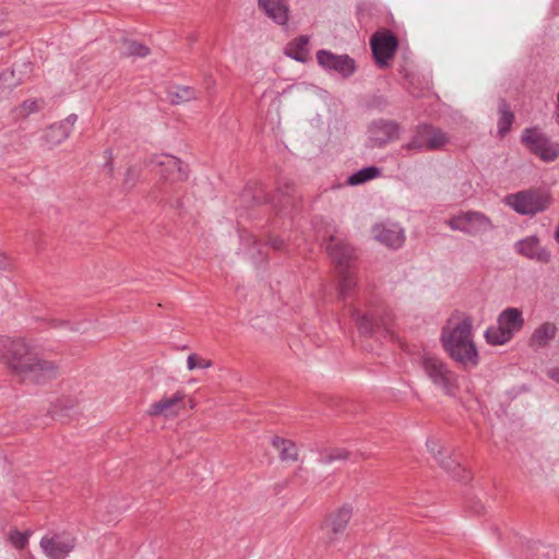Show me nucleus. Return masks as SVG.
I'll use <instances>...</instances> for the list:
<instances>
[{"mask_svg": "<svg viewBox=\"0 0 559 559\" xmlns=\"http://www.w3.org/2000/svg\"><path fill=\"white\" fill-rule=\"evenodd\" d=\"M0 361H5L10 370L23 381L45 383L58 374V365L40 357L24 340L0 336Z\"/></svg>", "mask_w": 559, "mask_h": 559, "instance_id": "f257e3e1", "label": "nucleus"}, {"mask_svg": "<svg viewBox=\"0 0 559 559\" xmlns=\"http://www.w3.org/2000/svg\"><path fill=\"white\" fill-rule=\"evenodd\" d=\"M472 326L473 322L469 317H464L459 322L450 320L448 325L442 329L440 336L448 355L465 368L476 367L479 362Z\"/></svg>", "mask_w": 559, "mask_h": 559, "instance_id": "f03ea898", "label": "nucleus"}, {"mask_svg": "<svg viewBox=\"0 0 559 559\" xmlns=\"http://www.w3.org/2000/svg\"><path fill=\"white\" fill-rule=\"evenodd\" d=\"M524 323L523 312L519 308L508 307L499 313L497 324L486 329L485 340L493 346L504 345L523 329Z\"/></svg>", "mask_w": 559, "mask_h": 559, "instance_id": "7ed1b4c3", "label": "nucleus"}, {"mask_svg": "<svg viewBox=\"0 0 559 559\" xmlns=\"http://www.w3.org/2000/svg\"><path fill=\"white\" fill-rule=\"evenodd\" d=\"M420 367L426 377L447 395H454L457 389V376L440 357L424 354L420 358Z\"/></svg>", "mask_w": 559, "mask_h": 559, "instance_id": "20e7f679", "label": "nucleus"}, {"mask_svg": "<svg viewBox=\"0 0 559 559\" xmlns=\"http://www.w3.org/2000/svg\"><path fill=\"white\" fill-rule=\"evenodd\" d=\"M504 204L518 214L533 216L549 207L551 197L540 189H527L506 195Z\"/></svg>", "mask_w": 559, "mask_h": 559, "instance_id": "39448f33", "label": "nucleus"}, {"mask_svg": "<svg viewBox=\"0 0 559 559\" xmlns=\"http://www.w3.org/2000/svg\"><path fill=\"white\" fill-rule=\"evenodd\" d=\"M453 231H460L471 237L485 235L495 229L489 216L479 211H462L447 221Z\"/></svg>", "mask_w": 559, "mask_h": 559, "instance_id": "423d86ee", "label": "nucleus"}, {"mask_svg": "<svg viewBox=\"0 0 559 559\" xmlns=\"http://www.w3.org/2000/svg\"><path fill=\"white\" fill-rule=\"evenodd\" d=\"M522 144L544 162H554L559 157V143H555L539 128H525L521 135Z\"/></svg>", "mask_w": 559, "mask_h": 559, "instance_id": "0eeeda50", "label": "nucleus"}, {"mask_svg": "<svg viewBox=\"0 0 559 559\" xmlns=\"http://www.w3.org/2000/svg\"><path fill=\"white\" fill-rule=\"evenodd\" d=\"M400 127L393 120L378 119L368 126V139L366 145L369 148H381L397 139Z\"/></svg>", "mask_w": 559, "mask_h": 559, "instance_id": "6e6552de", "label": "nucleus"}, {"mask_svg": "<svg viewBox=\"0 0 559 559\" xmlns=\"http://www.w3.org/2000/svg\"><path fill=\"white\" fill-rule=\"evenodd\" d=\"M353 510L349 506H343L340 509L331 512L320 526L323 536L328 543H334L344 533L349 520L352 519Z\"/></svg>", "mask_w": 559, "mask_h": 559, "instance_id": "1a4fd4ad", "label": "nucleus"}, {"mask_svg": "<svg viewBox=\"0 0 559 559\" xmlns=\"http://www.w3.org/2000/svg\"><path fill=\"white\" fill-rule=\"evenodd\" d=\"M39 545L49 559H66L75 547V538L70 534L45 535Z\"/></svg>", "mask_w": 559, "mask_h": 559, "instance_id": "9d476101", "label": "nucleus"}, {"mask_svg": "<svg viewBox=\"0 0 559 559\" xmlns=\"http://www.w3.org/2000/svg\"><path fill=\"white\" fill-rule=\"evenodd\" d=\"M427 448L429 452L437 460L441 468H443L453 478L465 481L469 478V473L457 462L456 459L448 454V452L435 439L427 440Z\"/></svg>", "mask_w": 559, "mask_h": 559, "instance_id": "9b49d317", "label": "nucleus"}, {"mask_svg": "<svg viewBox=\"0 0 559 559\" xmlns=\"http://www.w3.org/2000/svg\"><path fill=\"white\" fill-rule=\"evenodd\" d=\"M317 61L325 71H334L348 78L356 71L355 60L348 55H335L330 50L321 49L317 52Z\"/></svg>", "mask_w": 559, "mask_h": 559, "instance_id": "f8f14e48", "label": "nucleus"}, {"mask_svg": "<svg viewBox=\"0 0 559 559\" xmlns=\"http://www.w3.org/2000/svg\"><path fill=\"white\" fill-rule=\"evenodd\" d=\"M370 46L376 62L383 67L386 66L388 60L393 58L397 48V39L390 31L378 32L372 35Z\"/></svg>", "mask_w": 559, "mask_h": 559, "instance_id": "ddd939ff", "label": "nucleus"}, {"mask_svg": "<svg viewBox=\"0 0 559 559\" xmlns=\"http://www.w3.org/2000/svg\"><path fill=\"white\" fill-rule=\"evenodd\" d=\"M158 168L159 175L170 181H181L187 178V171L179 158L173 155H156L151 159Z\"/></svg>", "mask_w": 559, "mask_h": 559, "instance_id": "4468645a", "label": "nucleus"}, {"mask_svg": "<svg viewBox=\"0 0 559 559\" xmlns=\"http://www.w3.org/2000/svg\"><path fill=\"white\" fill-rule=\"evenodd\" d=\"M374 238L391 249H399L405 242L404 229L395 223H380L373 226Z\"/></svg>", "mask_w": 559, "mask_h": 559, "instance_id": "2eb2a0df", "label": "nucleus"}, {"mask_svg": "<svg viewBox=\"0 0 559 559\" xmlns=\"http://www.w3.org/2000/svg\"><path fill=\"white\" fill-rule=\"evenodd\" d=\"M515 251L539 263H548L550 261V252L540 245V240L536 236H527L514 245Z\"/></svg>", "mask_w": 559, "mask_h": 559, "instance_id": "dca6fc26", "label": "nucleus"}, {"mask_svg": "<svg viewBox=\"0 0 559 559\" xmlns=\"http://www.w3.org/2000/svg\"><path fill=\"white\" fill-rule=\"evenodd\" d=\"M326 251L332 261L336 264L338 272L350 270L349 262L354 252L352 247L337 237L331 236L326 245Z\"/></svg>", "mask_w": 559, "mask_h": 559, "instance_id": "f3484780", "label": "nucleus"}, {"mask_svg": "<svg viewBox=\"0 0 559 559\" xmlns=\"http://www.w3.org/2000/svg\"><path fill=\"white\" fill-rule=\"evenodd\" d=\"M260 9L278 25L288 22L289 9L286 0H258Z\"/></svg>", "mask_w": 559, "mask_h": 559, "instance_id": "a211bd4d", "label": "nucleus"}, {"mask_svg": "<svg viewBox=\"0 0 559 559\" xmlns=\"http://www.w3.org/2000/svg\"><path fill=\"white\" fill-rule=\"evenodd\" d=\"M350 316L353 320L356 322V325L362 335H370L376 326L382 325L385 330H388V320L381 319L379 321H376L374 317L378 316V313L372 310L370 316L362 314L358 309L350 308Z\"/></svg>", "mask_w": 559, "mask_h": 559, "instance_id": "6ab92c4d", "label": "nucleus"}, {"mask_svg": "<svg viewBox=\"0 0 559 559\" xmlns=\"http://www.w3.org/2000/svg\"><path fill=\"white\" fill-rule=\"evenodd\" d=\"M558 328L552 322H544L536 328L530 338L532 347L544 348L556 337Z\"/></svg>", "mask_w": 559, "mask_h": 559, "instance_id": "aec40b11", "label": "nucleus"}, {"mask_svg": "<svg viewBox=\"0 0 559 559\" xmlns=\"http://www.w3.org/2000/svg\"><path fill=\"white\" fill-rule=\"evenodd\" d=\"M427 123L419 124L408 142L401 146V151L421 153L428 151Z\"/></svg>", "mask_w": 559, "mask_h": 559, "instance_id": "412c9836", "label": "nucleus"}, {"mask_svg": "<svg viewBox=\"0 0 559 559\" xmlns=\"http://www.w3.org/2000/svg\"><path fill=\"white\" fill-rule=\"evenodd\" d=\"M308 44L307 36H299L287 44L285 53L298 62H306L308 59Z\"/></svg>", "mask_w": 559, "mask_h": 559, "instance_id": "4be33fe9", "label": "nucleus"}, {"mask_svg": "<svg viewBox=\"0 0 559 559\" xmlns=\"http://www.w3.org/2000/svg\"><path fill=\"white\" fill-rule=\"evenodd\" d=\"M68 130L63 128L59 122L53 123L49 126L44 134L41 135V141L44 145L48 146L49 148L57 146L61 144L63 141H66L69 138Z\"/></svg>", "mask_w": 559, "mask_h": 559, "instance_id": "5701e85b", "label": "nucleus"}, {"mask_svg": "<svg viewBox=\"0 0 559 559\" xmlns=\"http://www.w3.org/2000/svg\"><path fill=\"white\" fill-rule=\"evenodd\" d=\"M498 114H499V119H498V123H497L498 135L500 138H504L509 133V131L512 127V123L514 121V114L512 112L509 104L506 100H501L499 103Z\"/></svg>", "mask_w": 559, "mask_h": 559, "instance_id": "b1692460", "label": "nucleus"}, {"mask_svg": "<svg viewBox=\"0 0 559 559\" xmlns=\"http://www.w3.org/2000/svg\"><path fill=\"white\" fill-rule=\"evenodd\" d=\"M427 141L428 151H440L450 142V136L441 129L427 124Z\"/></svg>", "mask_w": 559, "mask_h": 559, "instance_id": "393cba45", "label": "nucleus"}, {"mask_svg": "<svg viewBox=\"0 0 559 559\" xmlns=\"http://www.w3.org/2000/svg\"><path fill=\"white\" fill-rule=\"evenodd\" d=\"M272 444L274 448L278 450L280 459L282 461H290L295 462L298 459V451L296 444L288 439H283L280 437H274L272 439Z\"/></svg>", "mask_w": 559, "mask_h": 559, "instance_id": "a878e982", "label": "nucleus"}, {"mask_svg": "<svg viewBox=\"0 0 559 559\" xmlns=\"http://www.w3.org/2000/svg\"><path fill=\"white\" fill-rule=\"evenodd\" d=\"M381 173V168L377 166H368L352 174L347 178L346 182L348 186H359L374 178L380 177Z\"/></svg>", "mask_w": 559, "mask_h": 559, "instance_id": "bb28decb", "label": "nucleus"}, {"mask_svg": "<svg viewBox=\"0 0 559 559\" xmlns=\"http://www.w3.org/2000/svg\"><path fill=\"white\" fill-rule=\"evenodd\" d=\"M183 399V394L181 392H176L171 396L163 397L158 402L152 404L150 414L157 415H168L171 412L173 407L177 405Z\"/></svg>", "mask_w": 559, "mask_h": 559, "instance_id": "cd10ccee", "label": "nucleus"}, {"mask_svg": "<svg viewBox=\"0 0 559 559\" xmlns=\"http://www.w3.org/2000/svg\"><path fill=\"white\" fill-rule=\"evenodd\" d=\"M21 84V79L15 76V69L0 74V99L7 98L11 92Z\"/></svg>", "mask_w": 559, "mask_h": 559, "instance_id": "c85d7f7f", "label": "nucleus"}, {"mask_svg": "<svg viewBox=\"0 0 559 559\" xmlns=\"http://www.w3.org/2000/svg\"><path fill=\"white\" fill-rule=\"evenodd\" d=\"M338 283V296L342 300L350 297L352 290L356 287V278L350 270L341 271Z\"/></svg>", "mask_w": 559, "mask_h": 559, "instance_id": "c756f323", "label": "nucleus"}, {"mask_svg": "<svg viewBox=\"0 0 559 559\" xmlns=\"http://www.w3.org/2000/svg\"><path fill=\"white\" fill-rule=\"evenodd\" d=\"M121 52L128 57L144 58L150 55L151 50L147 46L132 39H124L121 46Z\"/></svg>", "mask_w": 559, "mask_h": 559, "instance_id": "7c9ffc66", "label": "nucleus"}, {"mask_svg": "<svg viewBox=\"0 0 559 559\" xmlns=\"http://www.w3.org/2000/svg\"><path fill=\"white\" fill-rule=\"evenodd\" d=\"M43 102L37 99H27L21 106L16 107L14 112L16 118H26L31 114L37 112L41 108Z\"/></svg>", "mask_w": 559, "mask_h": 559, "instance_id": "2f4dec72", "label": "nucleus"}, {"mask_svg": "<svg viewBox=\"0 0 559 559\" xmlns=\"http://www.w3.org/2000/svg\"><path fill=\"white\" fill-rule=\"evenodd\" d=\"M241 241H251L253 243L252 250L249 251L251 258L254 261L263 262L265 261L266 253L263 251L264 247L260 243H258L257 239L252 235H240Z\"/></svg>", "mask_w": 559, "mask_h": 559, "instance_id": "473e14b6", "label": "nucleus"}, {"mask_svg": "<svg viewBox=\"0 0 559 559\" xmlns=\"http://www.w3.org/2000/svg\"><path fill=\"white\" fill-rule=\"evenodd\" d=\"M349 456V452L345 449H333L329 453L322 455L320 457V463L322 464H332L336 461H345Z\"/></svg>", "mask_w": 559, "mask_h": 559, "instance_id": "72a5a7b5", "label": "nucleus"}, {"mask_svg": "<svg viewBox=\"0 0 559 559\" xmlns=\"http://www.w3.org/2000/svg\"><path fill=\"white\" fill-rule=\"evenodd\" d=\"M213 362L210 359H204L197 354H191L187 358V368L193 370L195 368L207 369L212 367Z\"/></svg>", "mask_w": 559, "mask_h": 559, "instance_id": "f704fd0d", "label": "nucleus"}, {"mask_svg": "<svg viewBox=\"0 0 559 559\" xmlns=\"http://www.w3.org/2000/svg\"><path fill=\"white\" fill-rule=\"evenodd\" d=\"M29 534L27 532L12 531L10 533V542L17 549H23L28 544Z\"/></svg>", "mask_w": 559, "mask_h": 559, "instance_id": "c9c22d12", "label": "nucleus"}, {"mask_svg": "<svg viewBox=\"0 0 559 559\" xmlns=\"http://www.w3.org/2000/svg\"><path fill=\"white\" fill-rule=\"evenodd\" d=\"M140 177V169L136 166H131L127 169L124 180H123V189L130 190L132 189L138 179Z\"/></svg>", "mask_w": 559, "mask_h": 559, "instance_id": "e433bc0d", "label": "nucleus"}, {"mask_svg": "<svg viewBox=\"0 0 559 559\" xmlns=\"http://www.w3.org/2000/svg\"><path fill=\"white\" fill-rule=\"evenodd\" d=\"M194 97V91L188 86L178 87V92L173 95L174 103L187 102Z\"/></svg>", "mask_w": 559, "mask_h": 559, "instance_id": "4c0bfd02", "label": "nucleus"}, {"mask_svg": "<svg viewBox=\"0 0 559 559\" xmlns=\"http://www.w3.org/2000/svg\"><path fill=\"white\" fill-rule=\"evenodd\" d=\"M78 120V116L75 114L69 115L64 120L60 121L59 123L68 130V133L71 134L73 126L75 124Z\"/></svg>", "mask_w": 559, "mask_h": 559, "instance_id": "58836bf2", "label": "nucleus"}, {"mask_svg": "<svg viewBox=\"0 0 559 559\" xmlns=\"http://www.w3.org/2000/svg\"><path fill=\"white\" fill-rule=\"evenodd\" d=\"M51 416L53 418H62L68 416V412L59 406V404L53 405L52 409L50 411Z\"/></svg>", "mask_w": 559, "mask_h": 559, "instance_id": "ea45409f", "label": "nucleus"}, {"mask_svg": "<svg viewBox=\"0 0 559 559\" xmlns=\"http://www.w3.org/2000/svg\"><path fill=\"white\" fill-rule=\"evenodd\" d=\"M51 324H52V326H56V328L57 326L69 328L71 331H80L81 330L79 326L74 328L69 322L60 321V320H52Z\"/></svg>", "mask_w": 559, "mask_h": 559, "instance_id": "a19ab883", "label": "nucleus"}, {"mask_svg": "<svg viewBox=\"0 0 559 559\" xmlns=\"http://www.w3.org/2000/svg\"><path fill=\"white\" fill-rule=\"evenodd\" d=\"M270 245L272 248L276 249V250H281L284 248V241L283 239L281 238H274L270 241Z\"/></svg>", "mask_w": 559, "mask_h": 559, "instance_id": "79ce46f5", "label": "nucleus"}, {"mask_svg": "<svg viewBox=\"0 0 559 559\" xmlns=\"http://www.w3.org/2000/svg\"><path fill=\"white\" fill-rule=\"evenodd\" d=\"M548 377L559 383V368H551L547 372Z\"/></svg>", "mask_w": 559, "mask_h": 559, "instance_id": "37998d69", "label": "nucleus"}, {"mask_svg": "<svg viewBox=\"0 0 559 559\" xmlns=\"http://www.w3.org/2000/svg\"><path fill=\"white\" fill-rule=\"evenodd\" d=\"M292 188H293V185L286 183L284 188H280V191H281V193L288 195Z\"/></svg>", "mask_w": 559, "mask_h": 559, "instance_id": "c03bdc74", "label": "nucleus"}, {"mask_svg": "<svg viewBox=\"0 0 559 559\" xmlns=\"http://www.w3.org/2000/svg\"><path fill=\"white\" fill-rule=\"evenodd\" d=\"M556 120H557V123L559 126V90H558V93H557V100H556Z\"/></svg>", "mask_w": 559, "mask_h": 559, "instance_id": "a18cd8bd", "label": "nucleus"}, {"mask_svg": "<svg viewBox=\"0 0 559 559\" xmlns=\"http://www.w3.org/2000/svg\"><path fill=\"white\" fill-rule=\"evenodd\" d=\"M7 266V259L4 257L0 255V267L5 269Z\"/></svg>", "mask_w": 559, "mask_h": 559, "instance_id": "49530a36", "label": "nucleus"}, {"mask_svg": "<svg viewBox=\"0 0 559 559\" xmlns=\"http://www.w3.org/2000/svg\"><path fill=\"white\" fill-rule=\"evenodd\" d=\"M105 167H107V168H108V171H109L110 174L112 173L114 168H112V163H111L110 160H109V162H107V163L105 164Z\"/></svg>", "mask_w": 559, "mask_h": 559, "instance_id": "de8ad7c7", "label": "nucleus"}, {"mask_svg": "<svg viewBox=\"0 0 559 559\" xmlns=\"http://www.w3.org/2000/svg\"><path fill=\"white\" fill-rule=\"evenodd\" d=\"M254 201L257 203L266 202L267 200L265 198L254 197Z\"/></svg>", "mask_w": 559, "mask_h": 559, "instance_id": "09e8293b", "label": "nucleus"}, {"mask_svg": "<svg viewBox=\"0 0 559 559\" xmlns=\"http://www.w3.org/2000/svg\"><path fill=\"white\" fill-rule=\"evenodd\" d=\"M483 509H484L483 504L478 503V507L475 509L474 512L478 514L481 512Z\"/></svg>", "mask_w": 559, "mask_h": 559, "instance_id": "8fccbe9b", "label": "nucleus"}]
</instances>
